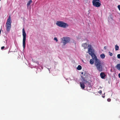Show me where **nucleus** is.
Returning a JSON list of instances; mask_svg holds the SVG:
<instances>
[{
	"instance_id": "f257e3e1",
	"label": "nucleus",
	"mask_w": 120,
	"mask_h": 120,
	"mask_svg": "<svg viewBox=\"0 0 120 120\" xmlns=\"http://www.w3.org/2000/svg\"><path fill=\"white\" fill-rule=\"evenodd\" d=\"M88 52L89 54L91 56L93 60H95V65L97 70L100 72L103 71V64L101 61L98 59L97 56L94 53V50L92 46L90 45H88Z\"/></svg>"
},
{
	"instance_id": "f03ea898",
	"label": "nucleus",
	"mask_w": 120,
	"mask_h": 120,
	"mask_svg": "<svg viewBox=\"0 0 120 120\" xmlns=\"http://www.w3.org/2000/svg\"><path fill=\"white\" fill-rule=\"evenodd\" d=\"M11 16H10L7 19L6 24L7 31H9L11 27Z\"/></svg>"
},
{
	"instance_id": "7ed1b4c3",
	"label": "nucleus",
	"mask_w": 120,
	"mask_h": 120,
	"mask_svg": "<svg viewBox=\"0 0 120 120\" xmlns=\"http://www.w3.org/2000/svg\"><path fill=\"white\" fill-rule=\"evenodd\" d=\"M56 25L58 26L64 28L67 27L68 25L67 23L61 21H57L56 23Z\"/></svg>"
},
{
	"instance_id": "20e7f679",
	"label": "nucleus",
	"mask_w": 120,
	"mask_h": 120,
	"mask_svg": "<svg viewBox=\"0 0 120 120\" xmlns=\"http://www.w3.org/2000/svg\"><path fill=\"white\" fill-rule=\"evenodd\" d=\"M22 35L23 36V48L24 49L25 47L26 44V34L25 30L24 28H23L22 30Z\"/></svg>"
},
{
	"instance_id": "39448f33",
	"label": "nucleus",
	"mask_w": 120,
	"mask_h": 120,
	"mask_svg": "<svg viewBox=\"0 0 120 120\" xmlns=\"http://www.w3.org/2000/svg\"><path fill=\"white\" fill-rule=\"evenodd\" d=\"M92 3L93 5L95 7H99L101 5V2L100 0H93Z\"/></svg>"
},
{
	"instance_id": "423d86ee",
	"label": "nucleus",
	"mask_w": 120,
	"mask_h": 120,
	"mask_svg": "<svg viewBox=\"0 0 120 120\" xmlns=\"http://www.w3.org/2000/svg\"><path fill=\"white\" fill-rule=\"evenodd\" d=\"M62 42L64 45H65L67 43L70 41V38L67 37H64L61 38Z\"/></svg>"
},
{
	"instance_id": "0eeeda50",
	"label": "nucleus",
	"mask_w": 120,
	"mask_h": 120,
	"mask_svg": "<svg viewBox=\"0 0 120 120\" xmlns=\"http://www.w3.org/2000/svg\"><path fill=\"white\" fill-rule=\"evenodd\" d=\"M88 76L86 75V74H85L81 76V77L83 80V81L85 83H87V79H86V78H87Z\"/></svg>"
},
{
	"instance_id": "6e6552de",
	"label": "nucleus",
	"mask_w": 120,
	"mask_h": 120,
	"mask_svg": "<svg viewBox=\"0 0 120 120\" xmlns=\"http://www.w3.org/2000/svg\"><path fill=\"white\" fill-rule=\"evenodd\" d=\"M100 76L102 79H104L106 75L103 72H101L100 74Z\"/></svg>"
},
{
	"instance_id": "1a4fd4ad",
	"label": "nucleus",
	"mask_w": 120,
	"mask_h": 120,
	"mask_svg": "<svg viewBox=\"0 0 120 120\" xmlns=\"http://www.w3.org/2000/svg\"><path fill=\"white\" fill-rule=\"evenodd\" d=\"M80 86L81 88H82V89H83L85 88V86L83 82H80Z\"/></svg>"
},
{
	"instance_id": "9d476101",
	"label": "nucleus",
	"mask_w": 120,
	"mask_h": 120,
	"mask_svg": "<svg viewBox=\"0 0 120 120\" xmlns=\"http://www.w3.org/2000/svg\"><path fill=\"white\" fill-rule=\"evenodd\" d=\"M87 45L86 43H83L82 44V46L84 48V49H86L87 48Z\"/></svg>"
},
{
	"instance_id": "9b49d317",
	"label": "nucleus",
	"mask_w": 120,
	"mask_h": 120,
	"mask_svg": "<svg viewBox=\"0 0 120 120\" xmlns=\"http://www.w3.org/2000/svg\"><path fill=\"white\" fill-rule=\"evenodd\" d=\"M94 61H95V59L93 60V59H91L90 60V64H94Z\"/></svg>"
},
{
	"instance_id": "f8f14e48",
	"label": "nucleus",
	"mask_w": 120,
	"mask_h": 120,
	"mask_svg": "<svg viewBox=\"0 0 120 120\" xmlns=\"http://www.w3.org/2000/svg\"><path fill=\"white\" fill-rule=\"evenodd\" d=\"M116 68L120 71V64H117L116 65Z\"/></svg>"
},
{
	"instance_id": "ddd939ff",
	"label": "nucleus",
	"mask_w": 120,
	"mask_h": 120,
	"mask_svg": "<svg viewBox=\"0 0 120 120\" xmlns=\"http://www.w3.org/2000/svg\"><path fill=\"white\" fill-rule=\"evenodd\" d=\"M32 2V0H30L27 3V6H29L31 3Z\"/></svg>"
},
{
	"instance_id": "4468645a",
	"label": "nucleus",
	"mask_w": 120,
	"mask_h": 120,
	"mask_svg": "<svg viewBox=\"0 0 120 120\" xmlns=\"http://www.w3.org/2000/svg\"><path fill=\"white\" fill-rule=\"evenodd\" d=\"M100 56L101 57L102 59L104 58L105 57V55L104 54L101 55Z\"/></svg>"
},
{
	"instance_id": "2eb2a0df",
	"label": "nucleus",
	"mask_w": 120,
	"mask_h": 120,
	"mask_svg": "<svg viewBox=\"0 0 120 120\" xmlns=\"http://www.w3.org/2000/svg\"><path fill=\"white\" fill-rule=\"evenodd\" d=\"M77 69L78 70H80L82 69V67L80 65H79L77 68Z\"/></svg>"
},
{
	"instance_id": "dca6fc26",
	"label": "nucleus",
	"mask_w": 120,
	"mask_h": 120,
	"mask_svg": "<svg viewBox=\"0 0 120 120\" xmlns=\"http://www.w3.org/2000/svg\"><path fill=\"white\" fill-rule=\"evenodd\" d=\"M119 49V46L117 45H115V49L116 50H118Z\"/></svg>"
},
{
	"instance_id": "f3484780",
	"label": "nucleus",
	"mask_w": 120,
	"mask_h": 120,
	"mask_svg": "<svg viewBox=\"0 0 120 120\" xmlns=\"http://www.w3.org/2000/svg\"><path fill=\"white\" fill-rule=\"evenodd\" d=\"M109 55L111 56H112V52H109Z\"/></svg>"
},
{
	"instance_id": "a211bd4d",
	"label": "nucleus",
	"mask_w": 120,
	"mask_h": 120,
	"mask_svg": "<svg viewBox=\"0 0 120 120\" xmlns=\"http://www.w3.org/2000/svg\"><path fill=\"white\" fill-rule=\"evenodd\" d=\"M54 39L56 41H57L58 40L57 38L56 37L54 38Z\"/></svg>"
},
{
	"instance_id": "6ab92c4d",
	"label": "nucleus",
	"mask_w": 120,
	"mask_h": 120,
	"mask_svg": "<svg viewBox=\"0 0 120 120\" xmlns=\"http://www.w3.org/2000/svg\"><path fill=\"white\" fill-rule=\"evenodd\" d=\"M111 100L110 98H108L107 99V101L108 102L110 101Z\"/></svg>"
},
{
	"instance_id": "aec40b11",
	"label": "nucleus",
	"mask_w": 120,
	"mask_h": 120,
	"mask_svg": "<svg viewBox=\"0 0 120 120\" xmlns=\"http://www.w3.org/2000/svg\"><path fill=\"white\" fill-rule=\"evenodd\" d=\"M117 57L118 58H120V54H118L117 55Z\"/></svg>"
},
{
	"instance_id": "412c9836",
	"label": "nucleus",
	"mask_w": 120,
	"mask_h": 120,
	"mask_svg": "<svg viewBox=\"0 0 120 120\" xmlns=\"http://www.w3.org/2000/svg\"><path fill=\"white\" fill-rule=\"evenodd\" d=\"M119 10L120 11V5H118L117 6Z\"/></svg>"
},
{
	"instance_id": "4be33fe9",
	"label": "nucleus",
	"mask_w": 120,
	"mask_h": 120,
	"mask_svg": "<svg viewBox=\"0 0 120 120\" xmlns=\"http://www.w3.org/2000/svg\"><path fill=\"white\" fill-rule=\"evenodd\" d=\"M102 92V91L101 90H100L98 92V93H99L100 94H101Z\"/></svg>"
},
{
	"instance_id": "5701e85b",
	"label": "nucleus",
	"mask_w": 120,
	"mask_h": 120,
	"mask_svg": "<svg viewBox=\"0 0 120 120\" xmlns=\"http://www.w3.org/2000/svg\"><path fill=\"white\" fill-rule=\"evenodd\" d=\"M4 46H3L1 47V49L2 50H3V49L4 48Z\"/></svg>"
},
{
	"instance_id": "b1692460",
	"label": "nucleus",
	"mask_w": 120,
	"mask_h": 120,
	"mask_svg": "<svg viewBox=\"0 0 120 120\" xmlns=\"http://www.w3.org/2000/svg\"><path fill=\"white\" fill-rule=\"evenodd\" d=\"M118 75L119 78H120V73L118 74Z\"/></svg>"
},
{
	"instance_id": "393cba45",
	"label": "nucleus",
	"mask_w": 120,
	"mask_h": 120,
	"mask_svg": "<svg viewBox=\"0 0 120 120\" xmlns=\"http://www.w3.org/2000/svg\"><path fill=\"white\" fill-rule=\"evenodd\" d=\"M81 74H83V72H82L81 73Z\"/></svg>"
},
{
	"instance_id": "a878e982",
	"label": "nucleus",
	"mask_w": 120,
	"mask_h": 120,
	"mask_svg": "<svg viewBox=\"0 0 120 120\" xmlns=\"http://www.w3.org/2000/svg\"><path fill=\"white\" fill-rule=\"evenodd\" d=\"M105 47H104V48H105Z\"/></svg>"
},
{
	"instance_id": "bb28decb",
	"label": "nucleus",
	"mask_w": 120,
	"mask_h": 120,
	"mask_svg": "<svg viewBox=\"0 0 120 120\" xmlns=\"http://www.w3.org/2000/svg\"><path fill=\"white\" fill-rule=\"evenodd\" d=\"M103 98L104 97V96H103Z\"/></svg>"
},
{
	"instance_id": "cd10ccee",
	"label": "nucleus",
	"mask_w": 120,
	"mask_h": 120,
	"mask_svg": "<svg viewBox=\"0 0 120 120\" xmlns=\"http://www.w3.org/2000/svg\"><path fill=\"white\" fill-rule=\"evenodd\" d=\"M1 0H0V1Z\"/></svg>"
}]
</instances>
